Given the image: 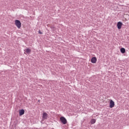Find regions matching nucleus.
I'll return each mask as SVG.
<instances>
[{"label": "nucleus", "mask_w": 129, "mask_h": 129, "mask_svg": "<svg viewBox=\"0 0 129 129\" xmlns=\"http://www.w3.org/2000/svg\"><path fill=\"white\" fill-rule=\"evenodd\" d=\"M15 24L18 29H21V27H22V23L20 20H15Z\"/></svg>", "instance_id": "1"}, {"label": "nucleus", "mask_w": 129, "mask_h": 129, "mask_svg": "<svg viewBox=\"0 0 129 129\" xmlns=\"http://www.w3.org/2000/svg\"><path fill=\"white\" fill-rule=\"evenodd\" d=\"M23 114H25V110L24 109H21L19 110V115L20 116H22Z\"/></svg>", "instance_id": "7"}, {"label": "nucleus", "mask_w": 129, "mask_h": 129, "mask_svg": "<svg viewBox=\"0 0 129 129\" xmlns=\"http://www.w3.org/2000/svg\"><path fill=\"white\" fill-rule=\"evenodd\" d=\"M26 52L27 54H30L31 50L30 48H26Z\"/></svg>", "instance_id": "8"}, {"label": "nucleus", "mask_w": 129, "mask_h": 129, "mask_svg": "<svg viewBox=\"0 0 129 129\" xmlns=\"http://www.w3.org/2000/svg\"><path fill=\"white\" fill-rule=\"evenodd\" d=\"M60 120L63 123V124H66L67 123V119L64 118L63 116H61L60 117Z\"/></svg>", "instance_id": "2"}, {"label": "nucleus", "mask_w": 129, "mask_h": 129, "mask_svg": "<svg viewBox=\"0 0 129 129\" xmlns=\"http://www.w3.org/2000/svg\"><path fill=\"white\" fill-rule=\"evenodd\" d=\"M117 28L119 30H120L121 29V27H122V23L121 22H119L117 24Z\"/></svg>", "instance_id": "6"}, {"label": "nucleus", "mask_w": 129, "mask_h": 129, "mask_svg": "<svg viewBox=\"0 0 129 129\" xmlns=\"http://www.w3.org/2000/svg\"><path fill=\"white\" fill-rule=\"evenodd\" d=\"M48 118V114L46 112H43L42 113V120H45Z\"/></svg>", "instance_id": "4"}, {"label": "nucleus", "mask_w": 129, "mask_h": 129, "mask_svg": "<svg viewBox=\"0 0 129 129\" xmlns=\"http://www.w3.org/2000/svg\"><path fill=\"white\" fill-rule=\"evenodd\" d=\"M96 122V120L95 119H92L91 120V124H94Z\"/></svg>", "instance_id": "10"}, {"label": "nucleus", "mask_w": 129, "mask_h": 129, "mask_svg": "<svg viewBox=\"0 0 129 129\" xmlns=\"http://www.w3.org/2000/svg\"><path fill=\"white\" fill-rule=\"evenodd\" d=\"M97 61V58H96V57H93L91 60V63H92L93 64H95Z\"/></svg>", "instance_id": "5"}, {"label": "nucleus", "mask_w": 129, "mask_h": 129, "mask_svg": "<svg viewBox=\"0 0 129 129\" xmlns=\"http://www.w3.org/2000/svg\"><path fill=\"white\" fill-rule=\"evenodd\" d=\"M114 105H115V104H114V101H113L112 100H110V103H109L110 108H112L114 107Z\"/></svg>", "instance_id": "3"}, {"label": "nucleus", "mask_w": 129, "mask_h": 129, "mask_svg": "<svg viewBox=\"0 0 129 129\" xmlns=\"http://www.w3.org/2000/svg\"><path fill=\"white\" fill-rule=\"evenodd\" d=\"M39 34H42V32H41V31H39Z\"/></svg>", "instance_id": "11"}, {"label": "nucleus", "mask_w": 129, "mask_h": 129, "mask_svg": "<svg viewBox=\"0 0 129 129\" xmlns=\"http://www.w3.org/2000/svg\"><path fill=\"white\" fill-rule=\"evenodd\" d=\"M120 52L122 54H124V53H125V49H124V48H121L120 49Z\"/></svg>", "instance_id": "9"}]
</instances>
